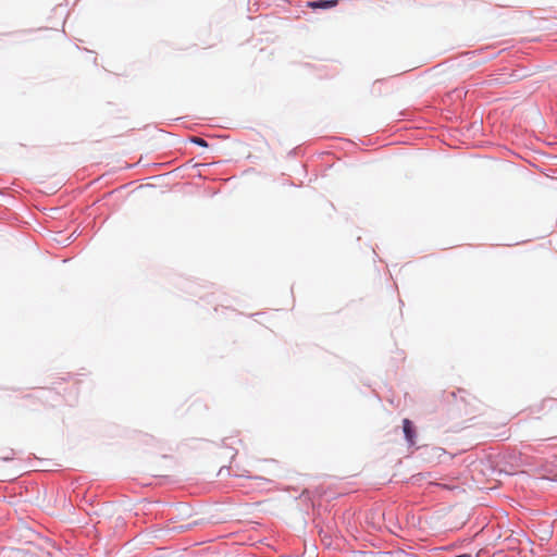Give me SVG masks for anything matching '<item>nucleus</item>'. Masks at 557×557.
<instances>
[{"label":"nucleus","instance_id":"20e7f679","mask_svg":"<svg viewBox=\"0 0 557 557\" xmlns=\"http://www.w3.org/2000/svg\"><path fill=\"white\" fill-rule=\"evenodd\" d=\"M456 557H471V555H469V554H461V555H458Z\"/></svg>","mask_w":557,"mask_h":557},{"label":"nucleus","instance_id":"f03ea898","mask_svg":"<svg viewBox=\"0 0 557 557\" xmlns=\"http://www.w3.org/2000/svg\"><path fill=\"white\" fill-rule=\"evenodd\" d=\"M337 4V0H318L309 2L308 5L313 9H330Z\"/></svg>","mask_w":557,"mask_h":557},{"label":"nucleus","instance_id":"7ed1b4c3","mask_svg":"<svg viewBox=\"0 0 557 557\" xmlns=\"http://www.w3.org/2000/svg\"><path fill=\"white\" fill-rule=\"evenodd\" d=\"M189 141L191 144H194V145H197V146H200V147H203V148H207L209 146L208 143L203 138H201V137H191L189 139Z\"/></svg>","mask_w":557,"mask_h":557},{"label":"nucleus","instance_id":"f257e3e1","mask_svg":"<svg viewBox=\"0 0 557 557\" xmlns=\"http://www.w3.org/2000/svg\"><path fill=\"white\" fill-rule=\"evenodd\" d=\"M403 431H404V435H405L407 443L410 446L413 445L414 440H416V432H414L413 425L410 420H408V419L403 420Z\"/></svg>","mask_w":557,"mask_h":557}]
</instances>
